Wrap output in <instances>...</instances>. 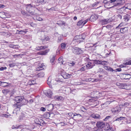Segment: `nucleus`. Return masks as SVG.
<instances>
[{
    "mask_svg": "<svg viewBox=\"0 0 131 131\" xmlns=\"http://www.w3.org/2000/svg\"><path fill=\"white\" fill-rule=\"evenodd\" d=\"M14 100L17 103L13 105L14 107L15 108L13 111V113H16V112L17 110V109H18L17 110L18 111H20V107L22 106L23 102L24 100L25 101V100L24 97L20 96L16 97Z\"/></svg>",
    "mask_w": 131,
    "mask_h": 131,
    "instance_id": "f257e3e1",
    "label": "nucleus"
},
{
    "mask_svg": "<svg viewBox=\"0 0 131 131\" xmlns=\"http://www.w3.org/2000/svg\"><path fill=\"white\" fill-rule=\"evenodd\" d=\"M85 38V36L83 34L79 36L77 35L74 37L73 39V41L80 43L83 42Z\"/></svg>",
    "mask_w": 131,
    "mask_h": 131,
    "instance_id": "f03ea898",
    "label": "nucleus"
},
{
    "mask_svg": "<svg viewBox=\"0 0 131 131\" xmlns=\"http://www.w3.org/2000/svg\"><path fill=\"white\" fill-rule=\"evenodd\" d=\"M72 51L75 54H79L82 53L83 51L81 49L77 47L73 48L72 49Z\"/></svg>",
    "mask_w": 131,
    "mask_h": 131,
    "instance_id": "7ed1b4c3",
    "label": "nucleus"
},
{
    "mask_svg": "<svg viewBox=\"0 0 131 131\" xmlns=\"http://www.w3.org/2000/svg\"><path fill=\"white\" fill-rule=\"evenodd\" d=\"M86 64V67L88 68L87 69H91L95 66L93 60H90Z\"/></svg>",
    "mask_w": 131,
    "mask_h": 131,
    "instance_id": "20e7f679",
    "label": "nucleus"
},
{
    "mask_svg": "<svg viewBox=\"0 0 131 131\" xmlns=\"http://www.w3.org/2000/svg\"><path fill=\"white\" fill-rule=\"evenodd\" d=\"M61 75L65 79H67L70 78L72 76V74L67 73L64 71H62Z\"/></svg>",
    "mask_w": 131,
    "mask_h": 131,
    "instance_id": "39448f33",
    "label": "nucleus"
},
{
    "mask_svg": "<svg viewBox=\"0 0 131 131\" xmlns=\"http://www.w3.org/2000/svg\"><path fill=\"white\" fill-rule=\"evenodd\" d=\"M121 79H129L131 78V75L128 74L122 73L121 74Z\"/></svg>",
    "mask_w": 131,
    "mask_h": 131,
    "instance_id": "423d86ee",
    "label": "nucleus"
},
{
    "mask_svg": "<svg viewBox=\"0 0 131 131\" xmlns=\"http://www.w3.org/2000/svg\"><path fill=\"white\" fill-rule=\"evenodd\" d=\"M116 84L119 88L127 89V87L129 86V85H126L125 83L123 84L117 83Z\"/></svg>",
    "mask_w": 131,
    "mask_h": 131,
    "instance_id": "0eeeda50",
    "label": "nucleus"
},
{
    "mask_svg": "<svg viewBox=\"0 0 131 131\" xmlns=\"http://www.w3.org/2000/svg\"><path fill=\"white\" fill-rule=\"evenodd\" d=\"M96 126L98 128L102 129L105 126V123L102 122H97L96 124Z\"/></svg>",
    "mask_w": 131,
    "mask_h": 131,
    "instance_id": "6e6552de",
    "label": "nucleus"
},
{
    "mask_svg": "<svg viewBox=\"0 0 131 131\" xmlns=\"http://www.w3.org/2000/svg\"><path fill=\"white\" fill-rule=\"evenodd\" d=\"M88 21V19H87L84 21L83 20H81L78 21L77 24V25L78 26H80L82 25L83 26Z\"/></svg>",
    "mask_w": 131,
    "mask_h": 131,
    "instance_id": "1a4fd4ad",
    "label": "nucleus"
},
{
    "mask_svg": "<svg viewBox=\"0 0 131 131\" xmlns=\"http://www.w3.org/2000/svg\"><path fill=\"white\" fill-rule=\"evenodd\" d=\"M35 123L39 125H41V124L42 125H43L45 124V122L41 119L36 118L35 120Z\"/></svg>",
    "mask_w": 131,
    "mask_h": 131,
    "instance_id": "9d476101",
    "label": "nucleus"
},
{
    "mask_svg": "<svg viewBox=\"0 0 131 131\" xmlns=\"http://www.w3.org/2000/svg\"><path fill=\"white\" fill-rule=\"evenodd\" d=\"M54 106L52 104H50L46 106V108L49 111H51L53 109Z\"/></svg>",
    "mask_w": 131,
    "mask_h": 131,
    "instance_id": "9b49d317",
    "label": "nucleus"
},
{
    "mask_svg": "<svg viewBox=\"0 0 131 131\" xmlns=\"http://www.w3.org/2000/svg\"><path fill=\"white\" fill-rule=\"evenodd\" d=\"M98 17L95 15H92L89 19V21L92 22H94L96 19H98Z\"/></svg>",
    "mask_w": 131,
    "mask_h": 131,
    "instance_id": "f8f14e48",
    "label": "nucleus"
},
{
    "mask_svg": "<svg viewBox=\"0 0 131 131\" xmlns=\"http://www.w3.org/2000/svg\"><path fill=\"white\" fill-rule=\"evenodd\" d=\"M26 9L28 12H30L32 9V6L31 4H28L26 5Z\"/></svg>",
    "mask_w": 131,
    "mask_h": 131,
    "instance_id": "ddd939ff",
    "label": "nucleus"
},
{
    "mask_svg": "<svg viewBox=\"0 0 131 131\" xmlns=\"http://www.w3.org/2000/svg\"><path fill=\"white\" fill-rule=\"evenodd\" d=\"M92 118L95 119H100L101 118V117L100 115L98 114H93L91 116Z\"/></svg>",
    "mask_w": 131,
    "mask_h": 131,
    "instance_id": "4468645a",
    "label": "nucleus"
},
{
    "mask_svg": "<svg viewBox=\"0 0 131 131\" xmlns=\"http://www.w3.org/2000/svg\"><path fill=\"white\" fill-rule=\"evenodd\" d=\"M116 1L114 3V6H118L122 5V1L121 0H118Z\"/></svg>",
    "mask_w": 131,
    "mask_h": 131,
    "instance_id": "2eb2a0df",
    "label": "nucleus"
},
{
    "mask_svg": "<svg viewBox=\"0 0 131 131\" xmlns=\"http://www.w3.org/2000/svg\"><path fill=\"white\" fill-rule=\"evenodd\" d=\"M121 110V108L119 107H115L114 110L113 111V113H117L119 112Z\"/></svg>",
    "mask_w": 131,
    "mask_h": 131,
    "instance_id": "dca6fc26",
    "label": "nucleus"
},
{
    "mask_svg": "<svg viewBox=\"0 0 131 131\" xmlns=\"http://www.w3.org/2000/svg\"><path fill=\"white\" fill-rule=\"evenodd\" d=\"M49 51L48 50H47L45 51L39 52L37 54L40 55H45L49 52Z\"/></svg>",
    "mask_w": 131,
    "mask_h": 131,
    "instance_id": "f3484780",
    "label": "nucleus"
},
{
    "mask_svg": "<svg viewBox=\"0 0 131 131\" xmlns=\"http://www.w3.org/2000/svg\"><path fill=\"white\" fill-rule=\"evenodd\" d=\"M52 114V113H50L49 112H46L43 115V117L47 119L49 118V117H50L51 115Z\"/></svg>",
    "mask_w": 131,
    "mask_h": 131,
    "instance_id": "a211bd4d",
    "label": "nucleus"
},
{
    "mask_svg": "<svg viewBox=\"0 0 131 131\" xmlns=\"http://www.w3.org/2000/svg\"><path fill=\"white\" fill-rule=\"evenodd\" d=\"M128 30V28L127 27H124L120 29V32L121 33L124 34Z\"/></svg>",
    "mask_w": 131,
    "mask_h": 131,
    "instance_id": "6ab92c4d",
    "label": "nucleus"
},
{
    "mask_svg": "<svg viewBox=\"0 0 131 131\" xmlns=\"http://www.w3.org/2000/svg\"><path fill=\"white\" fill-rule=\"evenodd\" d=\"M54 99H55L56 100L60 101H63V97L61 96H55Z\"/></svg>",
    "mask_w": 131,
    "mask_h": 131,
    "instance_id": "aec40b11",
    "label": "nucleus"
},
{
    "mask_svg": "<svg viewBox=\"0 0 131 131\" xmlns=\"http://www.w3.org/2000/svg\"><path fill=\"white\" fill-rule=\"evenodd\" d=\"M130 17V15L126 14V15L124 16L123 19L125 21L127 22L129 20Z\"/></svg>",
    "mask_w": 131,
    "mask_h": 131,
    "instance_id": "412c9836",
    "label": "nucleus"
},
{
    "mask_svg": "<svg viewBox=\"0 0 131 131\" xmlns=\"http://www.w3.org/2000/svg\"><path fill=\"white\" fill-rule=\"evenodd\" d=\"M126 9L125 7L124 6L123 7H121L119 9H118V12L121 14H123L124 13Z\"/></svg>",
    "mask_w": 131,
    "mask_h": 131,
    "instance_id": "4be33fe9",
    "label": "nucleus"
},
{
    "mask_svg": "<svg viewBox=\"0 0 131 131\" xmlns=\"http://www.w3.org/2000/svg\"><path fill=\"white\" fill-rule=\"evenodd\" d=\"M47 47L45 46L37 47L36 49L37 50H43L47 48Z\"/></svg>",
    "mask_w": 131,
    "mask_h": 131,
    "instance_id": "5701e85b",
    "label": "nucleus"
},
{
    "mask_svg": "<svg viewBox=\"0 0 131 131\" xmlns=\"http://www.w3.org/2000/svg\"><path fill=\"white\" fill-rule=\"evenodd\" d=\"M9 83H8L4 82H1L0 81V86L1 85L3 87H7L8 85L7 84Z\"/></svg>",
    "mask_w": 131,
    "mask_h": 131,
    "instance_id": "b1692460",
    "label": "nucleus"
},
{
    "mask_svg": "<svg viewBox=\"0 0 131 131\" xmlns=\"http://www.w3.org/2000/svg\"><path fill=\"white\" fill-rule=\"evenodd\" d=\"M44 75L45 73L44 72H40L37 74V77L38 78H42L44 77Z\"/></svg>",
    "mask_w": 131,
    "mask_h": 131,
    "instance_id": "393cba45",
    "label": "nucleus"
},
{
    "mask_svg": "<svg viewBox=\"0 0 131 131\" xmlns=\"http://www.w3.org/2000/svg\"><path fill=\"white\" fill-rule=\"evenodd\" d=\"M52 94V93L51 91H49L47 92H46L45 93L46 95L50 98L51 97Z\"/></svg>",
    "mask_w": 131,
    "mask_h": 131,
    "instance_id": "a878e982",
    "label": "nucleus"
},
{
    "mask_svg": "<svg viewBox=\"0 0 131 131\" xmlns=\"http://www.w3.org/2000/svg\"><path fill=\"white\" fill-rule=\"evenodd\" d=\"M109 19H105L101 20L102 24V25L107 24V23L109 22L108 21Z\"/></svg>",
    "mask_w": 131,
    "mask_h": 131,
    "instance_id": "bb28decb",
    "label": "nucleus"
},
{
    "mask_svg": "<svg viewBox=\"0 0 131 131\" xmlns=\"http://www.w3.org/2000/svg\"><path fill=\"white\" fill-rule=\"evenodd\" d=\"M27 32V29L23 30H21L20 31H18V33L19 34H25Z\"/></svg>",
    "mask_w": 131,
    "mask_h": 131,
    "instance_id": "cd10ccee",
    "label": "nucleus"
},
{
    "mask_svg": "<svg viewBox=\"0 0 131 131\" xmlns=\"http://www.w3.org/2000/svg\"><path fill=\"white\" fill-rule=\"evenodd\" d=\"M93 61L94 63V66H95V64H100V61H99V60H93Z\"/></svg>",
    "mask_w": 131,
    "mask_h": 131,
    "instance_id": "c85d7f7f",
    "label": "nucleus"
},
{
    "mask_svg": "<svg viewBox=\"0 0 131 131\" xmlns=\"http://www.w3.org/2000/svg\"><path fill=\"white\" fill-rule=\"evenodd\" d=\"M67 46V44L65 43H62L60 45V46L62 49H64Z\"/></svg>",
    "mask_w": 131,
    "mask_h": 131,
    "instance_id": "c756f323",
    "label": "nucleus"
},
{
    "mask_svg": "<svg viewBox=\"0 0 131 131\" xmlns=\"http://www.w3.org/2000/svg\"><path fill=\"white\" fill-rule=\"evenodd\" d=\"M125 118L123 117H119L117 118L115 120V121H121L122 120H123Z\"/></svg>",
    "mask_w": 131,
    "mask_h": 131,
    "instance_id": "7c9ffc66",
    "label": "nucleus"
},
{
    "mask_svg": "<svg viewBox=\"0 0 131 131\" xmlns=\"http://www.w3.org/2000/svg\"><path fill=\"white\" fill-rule=\"evenodd\" d=\"M75 62L74 61L71 62H68V65L70 66H73L75 64Z\"/></svg>",
    "mask_w": 131,
    "mask_h": 131,
    "instance_id": "2f4dec72",
    "label": "nucleus"
},
{
    "mask_svg": "<svg viewBox=\"0 0 131 131\" xmlns=\"http://www.w3.org/2000/svg\"><path fill=\"white\" fill-rule=\"evenodd\" d=\"M9 91V90L8 89H4L2 90V92L4 94H6L8 93Z\"/></svg>",
    "mask_w": 131,
    "mask_h": 131,
    "instance_id": "473e14b6",
    "label": "nucleus"
},
{
    "mask_svg": "<svg viewBox=\"0 0 131 131\" xmlns=\"http://www.w3.org/2000/svg\"><path fill=\"white\" fill-rule=\"evenodd\" d=\"M63 59V57H61L59 58L58 60V62L60 63H62V64H63V63L62 62Z\"/></svg>",
    "mask_w": 131,
    "mask_h": 131,
    "instance_id": "72a5a7b5",
    "label": "nucleus"
},
{
    "mask_svg": "<svg viewBox=\"0 0 131 131\" xmlns=\"http://www.w3.org/2000/svg\"><path fill=\"white\" fill-rule=\"evenodd\" d=\"M55 57L54 56H52V57L51 58L50 61L51 63H53L55 60Z\"/></svg>",
    "mask_w": 131,
    "mask_h": 131,
    "instance_id": "f704fd0d",
    "label": "nucleus"
},
{
    "mask_svg": "<svg viewBox=\"0 0 131 131\" xmlns=\"http://www.w3.org/2000/svg\"><path fill=\"white\" fill-rule=\"evenodd\" d=\"M110 127V125L108 123H106L105 125V128L106 130L107 131H108L109 130V129Z\"/></svg>",
    "mask_w": 131,
    "mask_h": 131,
    "instance_id": "c9c22d12",
    "label": "nucleus"
},
{
    "mask_svg": "<svg viewBox=\"0 0 131 131\" xmlns=\"http://www.w3.org/2000/svg\"><path fill=\"white\" fill-rule=\"evenodd\" d=\"M106 70L110 71H111L112 72H115V70H113L111 67H107Z\"/></svg>",
    "mask_w": 131,
    "mask_h": 131,
    "instance_id": "e433bc0d",
    "label": "nucleus"
},
{
    "mask_svg": "<svg viewBox=\"0 0 131 131\" xmlns=\"http://www.w3.org/2000/svg\"><path fill=\"white\" fill-rule=\"evenodd\" d=\"M107 62L105 61H100V65H106Z\"/></svg>",
    "mask_w": 131,
    "mask_h": 131,
    "instance_id": "4c0bfd02",
    "label": "nucleus"
},
{
    "mask_svg": "<svg viewBox=\"0 0 131 131\" xmlns=\"http://www.w3.org/2000/svg\"><path fill=\"white\" fill-rule=\"evenodd\" d=\"M87 68L86 67H85L84 66L81 68L80 69V70L81 71H84Z\"/></svg>",
    "mask_w": 131,
    "mask_h": 131,
    "instance_id": "58836bf2",
    "label": "nucleus"
},
{
    "mask_svg": "<svg viewBox=\"0 0 131 131\" xmlns=\"http://www.w3.org/2000/svg\"><path fill=\"white\" fill-rule=\"evenodd\" d=\"M29 84L30 85L34 84L35 83V81L34 80L30 81L29 82Z\"/></svg>",
    "mask_w": 131,
    "mask_h": 131,
    "instance_id": "ea45409f",
    "label": "nucleus"
},
{
    "mask_svg": "<svg viewBox=\"0 0 131 131\" xmlns=\"http://www.w3.org/2000/svg\"><path fill=\"white\" fill-rule=\"evenodd\" d=\"M16 65L15 63H10L9 64V66L10 67H13Z\"/></svg>",
    "mask_w": 131,
    "mask_h": 131,
    "instance_id": "a19ab883",
    "label": "nucleus"
},
{
    "mask_svg": "<svg viewBox=\"0 0 131 131\" xmlns=\"http://www.w3.org/2000/svg\"><path fill=\"white\" fill-rule=\"evenodd\" d=\"M10 116L9 114L7 113L5 114H3V116L6 118H8L9 116Z\"/></svg>",
    "mask_w": 131,
    "mask_h": 131,
    "instance_id": "79ce46f5",
    "label": "nucleus"
},
{
    "mask_svg": "<svg viewBox=\"0 0 131 131\" xmlns=\"http://www.w3.org/2000/svg\"><path fill=\"white\" fill-rule=\"evenodd\" d=\"M43 65H44L43 64H42L41 66H39V67H38L37 68V70H42L43 69V68H42Z\"/></svg>",
    "mask_w": 131,
    "mask_h": 131,
    "instance_id": "37998d69",
    "label": "nucleus"
},
{
    "mask_svg": "<svg viewBox=\"0 0 131 131\" xmlns=\"http://www.w3.org/2000/svg\"><path fill=\"white\" fill-rule=\"evenodd\" d=\"M76 116H78V117L81 116V115L79 114H77V113H74L73 115V117H75Z\"/></svg>",
    "mask_w": 131,
    "mask_h": 131,
    "instance_id": "c03bdc74",
    "label": "nucleus"
},
{
    "mask_svg": "<svg viewBox=\"0 0 131 131\" xmlns=\"http://www.w3.org/2000/svg\"><path fill=\"white\" fill-rule=\"evenodd\" d=\"M129 105V103L126 102H125L124 104H123L122 105V106H123L127 107V106H128Z\"/></svg>",
    "mask_w": 131,
    "mask_h": 131,
    "instance_id": "a18cd8bd",
    "label": "nucleus"
},
{
    "mask_svg": "<svg viewBox=\"0 0 131 131\" xmlns=\"http://www.w3.org/2000/svg\"><path fill=\"white\" fill-rule=\"evenodd\" d=\"M125 64L130 65H131V60H130L129 61H128L126 63H125Z\"/></svg>",
    "mask_w": 131,
    "mask_h": 131,
    "instance_id": "49530a36",
    "label": "nucleus"
},
{
    "mask_svg": "<svg viewBox=\"0 0 131 131\" xmlns=\"http://www.w3.org/2000/svg\"><path fill=\"white\" fill-rule=\"evenodd\" d=\"M98 72H99L100 73H102L104 72V71L103 70V69L102 68H100L99 69V71Z\"/></svg>",
    "mask_w": 131,
    "mask_h": 131,
    "instance_id": "de8ad7c7",
    "label": "nucleus"
},
{
    "mask_svg": "<svg viewBox=\"0 0 131 131\" xmlns=\"http://www.w3.org/2000/svg\"><path fill=\"white\" fill-rule=\"evenodd\" d=\"M99 3V2H95L94 4H93L92 5V6L93 7H94L95 6L98 5Z\"/></svg>",
    "mask_w": 131,
    "mask_h": 131,
    "instance_id": "09e8293b",
    "label": "nucleus"
},
{
    "mask_svg": "<svg viewBox=\"0 0 131 131\" xmlns=\"http://www.w3.org/2000/svg\"><path fill=\"white\" fill-rule=\"evenodd\" d=\"M111 117V116H107L104 119V120L105 121H106L109 118H110Z\"/></svg>",
    "mask_w": 131,
    "mask_h": 131,
    "instance_id": "8fccbe9b",
    "label": "nucleus"
},
{
    "mask_svg": "<svg viewBox=\"0 0 131 131\" xmlns=\"http://www.w3.org/2000/svg\"><path fill=\"white\" fill-rule=\"evenodd\" d=\"M122 71V69L121 68H118L116 69L115 70V72H116L117 71L120 72Z\"/></svg>",
    "mask_w": 131,
    "mask_h": 131,
    "instance_id": "3c124183",
    "label": "nucleus"
},
{
    "mask_svg": "<svg viewBox=\"0 0 131 131\" xmlns=\"http://www.w3.org/2000/svg\"><path fill=\"white\" fill-rule=\"evenodd\" d=\"M81 109L82 111L84 112H85L86 111V109L85 108L83 107H82L81 108Z\"/></svg>",
    "mask_w": 131,
    "mask_h": 131,
    "instance_id": "603ef678",
    "label": "nucleus"
},
{
    "mask_svg": "<svg viewBox=\"0 0 131 131\" xmlns=\"http://www.w3.org/2000/svg\"><path fill=\"white\" fill-rule=\"evenodd\" d=\"M7 69V68L6 67H1L0 68V70L1 71H3L4 70H5Z\"/></svg>",
    "mask_w": 131,
    "mask_h": 131,
    "instance_id": "864d4df0",
    "label": "nucleus"
},
{
    "mask_svg": "<svg viewBox=\"0 0 131 131\" xmlns=\"http://www.w3.org/2000/svg\"><path fill=\"white\" fill-rule=\"evenodd\" d=\"M29 13H30V14L32 15H36V13H34V12H31V11H30V12H28Z\"/></svg>",
    "mask_w": 131,
    "mask_h": 131,
    "instance_id": "5fc2aeb1",
    "label": "nucleus"
},
{
    "mask_svg": "<svg viewBox=\"0 0 131 131\" xmlns=\"http://www.w3.org/2000/svg\"><path fill=\"white\" fill-rule=\"evenodd\" d=\"M124 64L125 63H123V64L121 65H120L119 66V67L121 68L125 67L126 66V65L125 64Z\"/></svg>",
    "mask_w": 131,
    "mask_h": 131,
    "instance_id": "6e6d98bb",
    "label": "nucleus"
},
{
    "mask_svg": "<svg viewBox=\"0 0 131 131\" xmlns=\"http://www.w3.org/2000/svg\"><path fill=\"white\" fill-rule=\"evenodd\" d=\"M46 3V2L44 0H41L40 2L41 4H45Z\"/></svg>",
    "mask_w": 131,
    "mask_h": 131,
    "instance_id": "4d7b16f0",
    "label": "nucleus"
},
{
    "mask_svg": "<svg viewBox=\"0 0 131 131\" xmlns=\"http://www.w3.org/2000/svg\"><path fill=\"white\" fill-rule=\"evenodd\" d=\"M113 26L111 25H108L106 26V27L109 29H110Z\"/></svg>",
    "mask_w": 131,
    "mask_h": 131,
    "instance_id": "13d9d810",
    "label": "nucleus"
},
{
    "mask_svg": "<svg viewBox=\"0 0 131 131\" xmlns=\"http://www.w3.org/2000/svg\"><path fill=\"white\" fill-rule=\"evenodd\" d=\"M48 81H47V82H48L47 84L50 87V88H52V87L51 84V82H50L49 81H48Z\"/></svg>",
    "mask_w": 131,
    "mask_h": 131,
    "instance_id": "bf43d9fd",
    "label": "nucleus"
},
{
    "mask_svg": "<svg viewBox=\"0 0 131 131\" xmlns=\"http://www.w3.org/2000/svg\"><path fill=\"white\" fill-rule=\"evenodd\" d=\"M21 13L22 14L24 15H26V13L24 11V10L21 11Z\"/></svg>",
    "mask_w": 131,
    "mask_h": 131,
    "instance_id": "052dcab7",
    "label": "nucleus"
},
{
    "mask_svg": "<svg viewBox=\"0 0 131 131\" xmlns=\"http://www.w3.org/2000/svg\"><path fill=\"white\" fill-rule=\"evenodd\" d=\"M40 110L43 111H46V108L43 107H42L40 108Z\"/></svg>",
    "mask_w": 131,
    "mask_h": 131,
    "instance_id": "680f3d73",
    "label": "nucleus"
},
{
    "mask_svg": "<svg viewBox=\"0 0 131 131\" xmlns=\"http://www.w3.org/2000/svg\"><path fill=\"white\" fill-rule=\"evenodd\" d=\"M37 20L39 21H41L43 20L42 18H41L40 17H37Z\"/></svg>",
    "mask_w": 131,
    "mask_h": 131,
    "instance_id": "e2e57ef3",
    "label": "nucleus"
},
{
    "mask_svg": "<svg viewBox=\"0 0 131 131\" xmlns=\"http://www.w3.org/2000/svg\"><path fill=\"white\" fill-rule=\"evenodd\" d=\"M117 17L119 18L120 19H122V16L120 14H118L117 15Z\"/></svg>",
    "mask_w": 131,
    "mask_h": 131,
    "instance_id": "0e129e2a",
    "label": "nucleus"
},
{
    "mask_svg": "<svg viewBox=\"0 0 131 131\" xmlns=\"http://www.w3.org/2000/svg\"><path fill=\"white\" fill-rule=\"evenodd\" d=\"M5 7L4 5L0 4V8H3Z\"/></svg>",
    "mask_w": 131,
    "mask_h": 131,
    "instance_id": "69168bd1",
    "label": "nucleus"
},
{
    "mask_svg": "<svg viewBox=\"0 0 131 131\" xmlns=\"http://www.w3.org/2000/svg\"><path fill=\"white\" fill-rule=\"evenodd\" d=\"M122 26V23H121L120 24H119L118 26H117V27L116 28H120V27H121Z\"/></svg>",
    "mask_w": 131,
    "mask_h": 131,
    "instance_id": "338daca9",
    "label": "nucleus"
},
{
    "mask_svg": "<svg viewBox=\"0 0 131 131\" xmlns=\"http://www.w3.org/2000/svg\"><path fill=\"white\" fill-rule=\"evenodd\" d=\"M61 38L60 37H59L58 38V42H60L61 41Z\"/></svg>",
    "mask_w": 131,
    "mask_h": 131,
    "instance_id": "774afa93",
    "label": "nucleus"
}]
</instances>
